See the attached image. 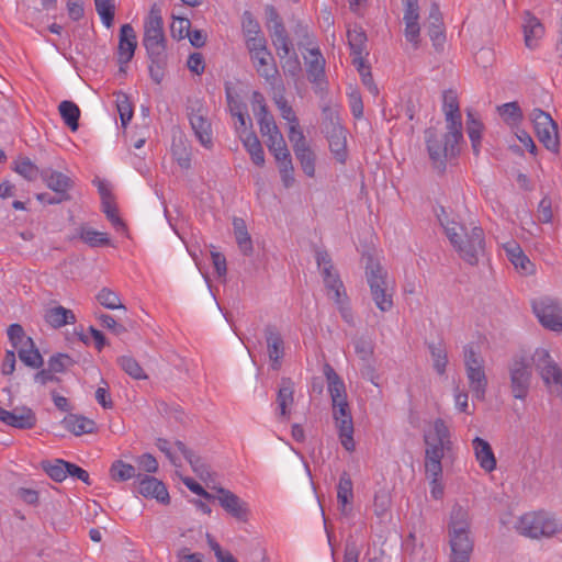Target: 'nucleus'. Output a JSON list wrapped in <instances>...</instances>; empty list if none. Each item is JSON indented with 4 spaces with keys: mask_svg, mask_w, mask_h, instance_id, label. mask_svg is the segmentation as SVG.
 I'll list each match as a JSON object with an SVG mask.
<instances>
[{
    "mask_svg": "<svg viewBox=\"0 0 562 562\" xmlns=\"http://www.w3.org/2000/svg\"><path fill=\"white\" fill-rule=\"evenodd\" d=\"M471 519L468 508L456 504L450 513L448 535L450 544V562H470L474 540L470 531Z\"/></svg>",
    "mask_w": 562,
    "mask_h": 562,
    "instance_id": "f257e3e1",
    "label": "nucleus"
},
{
    "mask_svg": "<svg viewBox=\"0 0 562 562\" xmlns=\"http://www.w3.org/2000/svg\"><path fill=\"white\" fill-rule=\"evenodd\" d=\"M445 232L460 258L470 266H476L485 254L483 229L479 226L469 229L460 223L451 222L445 226Z\"/></svg>",
    "mask_w": 562,
    "mask_h": 562,
    "instance_id": "f03ea898",
    "label": "nucleus"
},
{
    "mask_svg": "<svg viewBox=\"0 0 562 562\" xmlns=\"http://www.w3.org/2000/svg\"><path fill=\"white\" fill-rule=\"evenodd\" d=\"M425 470L436 475L442 467L441 461L446 453L452 449L451 432L441 418L435 419L424 431Z\"/></svg>",
    "mask_w": 562,
    "mask_h": 562,
    "instance_id": "7ed1b4c3",
    "label": "nucleus"
},
{
    "mask_svg": "<svg viewBox=\"0 0 562 562\" xmlns=\"http://www.w3.org/2000/svg\"><path fill=\"white\" fill-rule=\"evenodd\" d=\"M462 138L461 130H447L445 134H439L432 127L425 131L427 151L434 168L440 172L446 170L448 159L458 154L457 146Z\"/></svg>",
    "mask_w": 562,
    "mask_h": 562,
    "instance_id": "20e7f679",
    "label": "nucleus"
},
{
    "mask_svg": "<svg viewBox=\"0 0 562 562\" xmlns=\"http://www.w3.org/2000/svg\"><path fill=\"white\" fill-rule=\"evenodd\" d=\"M364 273L375 306L383 313L391 311L394 305V288L393 283L389 280L387 271L379 260L368 256Z\"/></svg>",
    "mask_w": 562,
    "mask_h": 562,
    "instance_id": "39448f33",
    "label": "nucleus"
},
{
    "mask_svg": "<svg viewBox=\"0 0 562 562\" xmlns=\"http://www.w3.org/2000/svg\"><path fill=\"white\" fill-rule=\"evenodd\" d=\"M517 532L530 539L550 538L562 530V524L554 515L546 512H529L517 520Z\"/></svg>",
    "mask_w": 562,
    "mask_h": 562,
    "instance_id": "423d86ee",
    "label": "nucleus"
},
{
    "mask_svg": "<svg viewBox=\"0 0 562 562\" xmlns=\"http://www.w3.org/2000/svg\"><path fill=\"white\" fill-rule=\"evenodd\" d=\"M463 358L469 387L476 400H484L487 389V378L484 370V359L472 344L463 347Z\"/></svg>",
    "mask_w": 562,
    "mask_h": 562,
    "instance_id": "0eeeda50",
    "label": "nucleus"
},
{
    "mask_svg": "<svg viewBox=\"0 0 562 562\" xmlns=\"http://www.w3.org/2000/svg\"><path fill=\"white\" fill-rule=\"evenodd\" d=\"M143 45L148 56H157L166 53L161 9L157 4L151 5L149 15L144 23Z\"/></svg>",
    "mask_w": 562,
    "mask_h": 562,
    "instance_id": "6e6552de",
    "label": "nucleus"
},
{
    "mask_svg": "<svg viewBox=\"0 0 562 562\" xmlns=\"http://www.w3.org/2000/svg\"><path fill=\"white\" fill-rule=\"evenodd\" d=\"M327 295L331 299L337 306L341 318L349 325L355 324L353 313L350 305V300L347 295L345 285L335 270L329 271L328 268L321 271Z\"/></svg>",
    "mask_w": 562,
    "mask_h": 562,
    "instance_id": "1a4fd4ad",
    "label": "nucleus"
},
{
    "mask_svg": "<svg viewBox=\"0 0 562 562\" xmlns=\"http://www.w3.org/2000/svg\"><path fill=\"white\" fill-rule=\"evenodd\" d=\"M537 371L551 393L562 397V370L549 351L538 348L532 357Z\"/></svg>",
    "mask_w": 562,
    "mask_h": 562,
    "instance_id": "9d476101",
    "label": "nucleus"
},
{
    "mask_svg": "<svg viewBox=\"0 0 562 562\" xmlns=\"http://www.w3.org/2000/svg\"><path fill=\"white\" fill-rule=\"evenodd\" d=\"M532 310L543 327L553 331L562 330V306L553 299L535 300Z\"/></svg>",
    "mask_w": 562,
    "mask_h": 562,
    "instance_id": "9b49d317",
    "label": "nucleus"
},
{
    "mask_svg": "<svg viewBox=\"0 0 562 562\" xmlns=\"http://www.w3.org/2000/svg\"><path fill=\"white\" fill-rule=\"evenodd\" d=\"M510 389L515 398L525 400L529 393L531 369L524 359H516L509 366Z\"/></svg>",
    "mask_w": 562,
    "mask_h": 562,
    "instance_id": "f8f14e48",
    "label": "nucleus"
},
{
    "mask_svg": "<svg viewBox=\"0 0 562 562\" xmlns=\"http://www.w3.org/2000/svg\"><path fill=\"white\" fill-rule=\"evenodd\" d=\"M326 137L335 159L345 164L348 158L346 128L339 122L330 121L329 126H326Z\"/></svg>",
    "mask_w": 562,
    "mask_h": 562,
    "instance_id": "ddd939ff",
    "label": "nucleus"
},
{
    "mask_svg": "<svg viewBox=\"0 0 562 562\" xmlns=\"http://www.w3.org/2000/svg\"><path fill=\"white\" fill-rule=\"evenodd\" d=\"M263 334L271 369L279 370L284 357L283 337L277 326L272 324L266 325Z\"/></svg>",
    "mask_w": 562,
    "mask_h": 562,
    "instance_id": "4468645a",
    "label": "nucleus"
},
{
    "mask_svg": "<svg viewBox=\"0 0 562 562\" xmlns=\"http://www.w3.org/2000/svg\"><path fill=\"white\" fill-rule=\"evenodd\" d=\"M218 495L215 499L218 501L220 505L234 518L246 521L248 517L247 503L239 498L236 494L224 487H215Z\"/></svg>",
    "mask_w": 562,
    "mask_h": 562,
    "instance_id": "2eb2a0df",
    "label": "nucleus"
},
{
    "mask_svg": "<svg viewBox=\"0 0 562 562\" xmlns=\"http://www.w3.org/2000/svg\"><path fill=\"white\" fill-rule=\"evenodd\" d=\"M254 68L269 85L274 86L279 78V69L270 50L257 52L250 56Z\"/></svg>",
    "mask_w": 562,
    "mask_h": 562,
    "instance_id": "dca6fc26",
    "label": "nucleus"
},
{
    "mask_svg": "<svg viewBox=\"0 0 562 562\" xmlns=\"http://www.w3.org/2000/svg\"><path fill=\"white\" fill-rule=\"evenodd\" d=\"M138 493L146 498H155L164 505L170 502L166 485L154 476L138 474Z\"/></svg>",
    "mask_w": 562,
    "mask_h": 562,
    "instance_id": "f3484780",
    "label": "nucleus"
},
{
    "mask_svg": "<svg viewBox=\"0 0 562 562\" xmlns=\"http://www.w3.org/2000/svg\"><path fill=\"white\" fill-rule=\"evenodd\" d=\"M503 249L507 259L512 262L515 269L522 276H531L535 273V265L526 256L520 245L515 240H509L503 244Z\"/></svg>",
    "mask_w": 562,
    "mask_h": 562,
    "instance_id": "a211bd4d",
    "label": "nucleus"
},
{
    "mask_svg": "<svg viewBox=\"0 0 562 562\" xmlns=\"http://www.w3.org/2000/svg\"><path fill=\"white\" fill-rule=\"evenodd\" d=\"M347 38L353 66H362L369 55L366 32L359 26L350 27L347 31Z\"/></svg>",
    "mask_w": 562,
    "mask_h": 562,
    "instance_id": "6ab92c4d",
    "label": "nucleus"
},
{
    "mask_svg": "<svg viewBox=\"0 0 562 562\" xmlns=\"http://www.w3.org/2000/svg\"><path fill=\"white\" fill-rule=\"evenodd\" d=\"M0 422L18 429H32L36 424V417L31 408L22 407L0 412Z\"/></svg>",
    "mask_w": 562,
    "mask_h": 562,
    "instance_id": "aec40b11",
    "label": "nucleus"
},
{
    "mask_svg": "<svg viewBox=\"0 0 562 562\" xmlns=\"http://www.w3.org/2000/svg\"><path fill=\"white\" fill-rule=\"evenodd\" d=\"M137 46L136 34L131 24H123L120 30L117 59L121 65L132 60Z\"/></svg>",
    "mask_w": 562,
    "mask_h": 562,
    "instance_id": "412c9836",
    "label": "nucleus"
},
{
    "mask_svg": "<svg viewBox=\"0 0 562 562\" xmlns=\"http://www.w3.org/2000/svg\"><path fill=\"white\" fill-rule=\"evenodd\" d=\"M41 179L56 194L69 195L68 192L74 187V181L70 177L52 168L42 169Z\"/></svg>",
    "mask_w": 562,
    "mask_h": 562,
    "instance_id": "4be33fe9",
    "label": "nucleus"
},
{
    "mask_svg": "<svg viewBox=\"0 0 562 562\" xmlns=\"http://www.w3.org/2000/svg\"><path fill=\"white\" fill-rule=\"evenodd\" d=\"M442 110L446 115L447 130L462 131V120L459 109V101L457 93L454 91L448 90L443 92Z\"/></svg>",
    "mask_w": 562,
    "mask_h": 562,
    "instance_id": "5701e85b",
    "label": "nucleus"
},
{
    "mask_svg": "<svg viewBox=\"0 0 562 562\" xmlns=\"http://www.w3.org/2000/svg\"><path fill=\"white\" fill-rule=\"evenodd\" d=\"M276 403L279 417L288 419L290 417V408L294 404V383L290 378L281 379Z\"/></svg>",
    "mask_w": 562,
    "mask_h": 562,
    "instance_id": "b1692460",
    "label": "nucleus"
},
{
    "mask_svg": "<svg viewBox=\"0 0 562 562\" xmlns=\"http://www.w3.org/2000/svg\"><path fill=\"white\" fill-rule=\"evenodd\" d=\"M189 119L191 127L199 142L206 148L212 147V127L207 117L199 109L196 112H192Z\"/></svg>",
    "mask_w": 562,
    "mask_h": 562,
    "instance_id": "393cba45",
    "label": "nucleus"
},
{
    "mask_svg": "<svg viewBox=\"0 0 562 562\" xmlns=\"http://www.w3.org/2000/svg\"><path fill=\"white\" fill-rule=\"evenodd\" d=\"M353 484L348 473L344 472L337 485V502L342 516H349L352 512Z\"/></svg>",
    "mask_w": 562,
    "mask_h": 562,
    "instance_id": "a878e982",
    "label": "nucleus"
},
{
    "mask_svg": "<svg viewBox=\"0 0 562 562\" xmlns=\"http://www.w3.org/2000/svg\"><path fill=\"white\" fill-rule=\"evenodd\" d=\"M428 35L436 49H440L446 41L442 16L437 3H432L428 15Z\"/></svg>",
    "mask_w": 562,
    "mask_h": 562,
    "instance_id": "bb28decb",
    "label": "nucleus"
},
{
    "mask_svg": "<svg viewBox=\"0 0 562 562\" xmlns=\"http://www.w3.org/2000/svg\"><path fill=\"white\" fill-rule=\"evenodd\" d=\"M272 44L280 59L285 58L292 52V41L288 35L282 21L269 25Z\"/></svg>",
    "mask_w": 562,
    "mask_h": 562,
    "instance_id": "cd10ccee",
    "label": "nucleus"
},
{
    "mask_svg": "<svg viewBox=\"0 0 562 562\" xmlns=\"http://www.w3.org/2000/svg\"><path fill=\"white\" fill-rule=\"evenodd\" d=\"M272 44L280 59L285 58L292 52V41L288 35L282 21L269 25Z\"/></svg>",
    "mask_w": 562,
    "mask_h": 562,
    "instance_id": "c85d7f7f",
    "label": "nucleus"
},
{
    "mask_svg": "<svg viewBox=\"0 0 562 562\" xmlns=\"http://www.w3.org/2000/svg\"><path fill=\"white\" fill-rule=\"evenodd\" d=\"M472 448L476 461L484 471L492 472L496 469V458L491 445L485 439L475 437L472 440Z\"/></svg>",
    "mask_w": 562,
    "mask_h": 562,
    "instance_id": "c756f323",
    "label": "nucleus"
},
{
    "mask_svg": "<svg viewBox=\"0 0 562 562\" xmlns=\"http://www.w3.org/2000/svg\"><path fill=\"white\" fill-rule=\"evenodd\" d=\"M324 375L327 381V389L331 398V404H338L347 401L346 386L341 378L336 373L334 368L326 363L324 366Z\"/></svg>",
    "mask_w": 562,
    "mask_h": 562,
    "instance_id": "7c9ffc66",
    "label": "nucleus"
},
{
    "mask_svg": "<svg viewBox=\"0 0 562 562\" xmlns=\"http://www.w3.org/2000/svg\"><path fill=\"white\" fill-rule=\"evenodd\" d=\"M65 429L75 436L93 434L97 429L95 422L82 415L69 414L63 419Z\"/></svg>",
    "mask_w": 562,
    "mask_h": 562,
    "instance_id": "2f4dec72",
    "label": "nucleus"
},
{
    "mask_svg": "<svg viewBox=\"0 0 562 562\" xmlns=\"http://www.w3.org/2000/svg\"><path fill=\"white\" fill-rule=\"evenodd\" d=\"M544 34V27L533 15L527 13L524 23L525 44L528 48L535 49Z\"/></svg>",
    "mask_w": 562,
    "mask_h": 562,
    "instance_id": "473e14b6",
    "label": "nucleus"
},
{
    "mask_svg": "<svg viewBox=\"0 0 562 562\" xmlns=\"http://www.w3.org/2000/svg\"><path fill=\"white\" fill-rule=\"evenodd\" d=\"M293 151L295 158L300 162L303 172L307 177L314 178L316 170V154L314 153L310 144L295 145Z\"/></svg>",
    "mask_w": 562,
    "mask_h": 562,
    "instance_id": "72a5a7b5",
    "label": "nucleus"
},
{
    "mask_svg": "<svg viewBox=\"0 0 562 562\" xmlns=\"http://www.w3.org/2000/svg\"><path fill=\"white\" fill-rule=\"evenodd\" d=\"M239 138L246 148L247 153L250 155L251 161L262 167L265 165V151L263 148L257 137V135L252 132H249L245 135L239 134Z\"/></svg>",
    "mask_w": 562,
    "mask_h": 562,
    "instance_id": "f704fd0d",
    "label": "nucleus"
},
{
    "mask_svg": "<svg viewBox=\"0 0 562 562\" xmlns=\"http://www.w3.org/2000/svg\"><path fill=\"white\" fill-rule=\"evenodd\" d=\"M45 321L53 328H60L68 324H75L76 316L71 310L64 306H56L46 311Z\"/></svg>",
    "mask_w": 562,
    "mask_h": 562,
    "instance_id": "c9c22d12",
    "label": "nucleus"
},
{
    "mask_svg": "<svg viewBox=\"0 0 562 562\" xmlns=\"http://www.w3.org/2000/svg\"><path fill=\"white\" fill-rule=\"evenodd\" d=\"M233 226L239 250L243 255L250 256L254 251V247L245 221L243 218L235 217L233 220Z\"/></svg>",
    "mask_w": 562,
    "mask_h": 562,
    "instance_id": "e433bc0d",
    "label": "nucleus"
},
{
    "mask_svg": "<svg viewBox=\"0 0 562 562\" xmlns=\"http://www.w3.org/2000/svg\"><path fill=\"white\" fill-rule=\"evenodd\" d=\"M341 446L349 452L353 451L356 443L353 440V420L352 418L334 419Z\"/></svg>",
    "mask_w": 562,
    "mask_h": 562,
    "instance_id": "4c0bfd02",
    "label": "nucleus"
},
{
    "mask_svg": "<svg viewBox=\"0 0 562 562\" xmlns=\"http://www.w3.org/2000/svg\"><path fill=\"white\" fill-rule=\"evenodd\" d=\"M60 116L64 123L72 131L76 132L79 127L80 109L72 101H61L58 106Z\"/></svg>",
    "mask_w": 562,
    "mask_h": 562,
    "instance_id": "58836bf2",
    "label": "nucleus"
},
{
    "mask_svg": "<svg viewBox=\"0 0 562 562\" xmlns=\"http://www.w3.org/2000/svg\"><path fill=\"white\" fill-rule=\"evenodd\" d=\"M496 110L502 120L509 126H517L524 119L522 111L516 101L501 104Z\"/></svg>",
    "mask_w": 562,
    "mask_h": 562,
    "instance_id": "ea45409f",
    "label": "nucleus"
},
{
    "mask_svg": "<svg viewBox=\"0 0 562 562\" xmlns=\"http://www.w3.org/2000/svg\"><path fill=\"white\" fill-rule=\"evenodd\" d=\"M259 130L262 136L267 139H280L282 133L276 124L273 116L269 113L268 109L262 106L261 116L258 117Z\"/></svg>",
    "mask_w": 562,
    "mask_h": 562,
    "instance_id": "a19ab883",
    "label": "nucleus"
},
{
    "mask_svg": "<svg viewBox=\"0 0 562 562\" xmlns=\"http://www.w3.org/2000/svg\"><path fill=\"white\" fill-rule=\"evenodd\" d=\"M13 165V170L27 181H35L42 177V169L27 157H19Z\"/></svg>",
    "mask_w": 562,
    "mask_h": 562,
    "instance_id": "79ce46f5",
    "label": "nucleus"
},
{
    "mask_svg": "<svg viewBox=\"0 0 562 562\" xmlns=\"http://www.w3.org/2000/svg\"><path fill=\"white\" fill-rule=\"evenodd\" d=\"M79 237L83 243L92 248L111 245V239L108 233L99 232L91 227H81L79 231Z\"/></svg>",
    "mask_w": 562,
    "mask_h": 562,
    "instance_id": "37998d69",
    "label": "nucleus"
},
{
    "mask_svg": "<svg viewBox=\"0 0 562 562\" xmlns=\"http://www.w3.org/2000/svg\"><path fill=\"white\" fill-rule=\"evenodd\" d=\"M467 133L472 144V149L475 155L480 153L481 138L483 124L479 121L471 111L467 113Z\"/></svg>",
    "mask_w": 562,
    "mask_h": 562,
    "instance_id": "c03bdc74",
    "label": "nucleus"
},
{
    "mask_svg": "<svg viewBox=\"0 0 562 562\" xmlns=\"http://www.w3.org/2000/svg\"><path fill=\"white\" fill-rule=\"evenodd\" d=\"M20 360L27 367L32 369H38L43 366L44 360L38 349L35 347L34 341L32 340L31 346L21 347L16 350Z\"/></svg>",
    "mask_w": 562,
    "mask_h": 562,
    "instance_id": "a18cd8bd",
    "label": "nucleus"
},
{
    "mask_svg": "<svg viewBox=\"0 0 562 562\" xmlns=\"http://www.w3.org/2000/svg\"><path fill=\"white\" fill-rule=\"evenodd\" d=\"M391 504V493L386 488H380L375 492L373 498V512L378 518H385L390 512Z\"/></svg>",
    "mask_w": 562,
    "mask_h": 562,
    "instance_id": "49530a36",
    "label": "nucleus"
},
{
    "mask_svg": "<svg viewBox=\"0 0 562 562\" xmlns=\"http://www.w3.org/2000/svg\"><path fill=\"white\" fill-rule=\"evenodd\" d=\"M111 477L116 482H125L133 477H138L134 465L125 463L121 460L113 462L110 469Z\"/></svg>",
    "mask_w": 562,
    "mask_h": 562,
    "instance_id": "de8ad7c7",
    "label": "nucleus"
},
{
    "mask_svg": "<svg viewBox=\"0 0 562 562\" xmlns=\"http://www.w3.org/2000/svg\"><path fill=\"white\" fill-rule=\"evenodd\" d=\"M149 64V76L157 85H159L165 77V70L167 66V55L166 53L159 54L157 56H148Z\"/></svg>",
    "mask_w": 562,
    "mask_h": 562,
    "instance_id": "09e8293b",
    "label": "nucleus"
},
{
    "mask_svg": "<svg viewBox=\"0 0 562 562\" xmlns=\"http://www.w3.org/2000/svg\"><path fill=\"white\" fill-rule=\"evenodd\" d=\"M8 338L12 344L14 350L21 347L31 346L32 338L25 335L23 327L20 324H11L7 330Z\"/></svg>",
    "mask_w": 562,
    "mask_h": 562,
    "instance_id": "8fccbe9b",
    "label": "nucleus"
},
{
    "mask_svg": "<svg viewBox=\"0 0 562 562\" xmlns=\"http://www.w3.org/2000/svg\"><path fill=\"white\" fill-rule=\"evenodd\" d=\"M68 461L56 459L54 463L43 462V469L47 475L56 481L63 482L68 476Z\"/></svg>",
    "mask_w": 562,
    "mask_h": 562,
    "instance_id": "3c124183",
    "label": "nucleus"
},
{
    "mask_svg": "<svg viewBox=\"0 0 562 562\" xmlns=\"http://www.w3.org/2000/svg\"><path fill=\"white\" fill-rule=\"evenodd\" d=\"M97 300L105 308L126 311V307L122 304L119 294L109 288L101 289L97 294Z\"/></svg>",
    "mask_w": 562,
    "mask_h": 562,
    "instance_id": "603ef678",
    "label": "nucleus"
},
{
    "mask_svg": "<svg viewBox=\"0 0 562 562\" xmlns=\"http://www.w3.org/2000/svg\"><path fill=\"white\" fill-rule=\"evenodd\" d=\"M428 349L434 362V369L438 374H443L448 364V355L446 348L441 344H429Z\"/></svg>",
    "mask_w": 562,
    "mask_h": 562,
    "instance_id": "864d4df0",
    "label": "nucleus"
},
{
    "mask_svg": "<svg viewBox=\"0 0 562 562\" xmlns=\"http://www.w3.org/2000/svg\"><path fill=\"white\" fill-rule=\"evenodd\" d=\"M266 143L278 164L292 160L283 136L280 139H267Z\"/></svg>",
    "mask_w": 562,
    "mask_h": 562,
    "instance_id": "5fc2aeb1",
    "label": "nucleus"
},
{
    "mask_svg": "<svg viewBox=\"0 0 562 562\" xmlns=\"http://www.w3.org/2000/svg\"><path fill=\"white\" fill-rule=\"evenodd\" d=\"M117 362L122 370L133 379L142 380L147 378L143 368L134 358L130 356H122L119 358Z\"/></svg>",
    "mask_w": 562,
    "mask_h": 562,
    "instance_id": "6e6d98bb",
    "label": "nucleus"
},
{
    "mask_svg": "<svg viewBox=\"0 0 562 562\" xmlns=\"http://www.w3.org/2000/svg\"><path fill=\"white\" fill-rule=\"evenodd\" d=\"M94 5L102 23L106 27L112 26L115 12L113 0H94Z\"/></svg>",
    "mask_w": 562,
    "mask_h": 562,
    "instance_id": "4d7b16f0",
    "label": "nucleus"
},
{
    "mask_svg": "<svg viewBox=\"0 0 562 562\" xmlns=\"http://www.w3.org/2000/svg\"><path fill=\"white\" fill-rule=\"evenodd\" d=\"M539 142L550 151L558 153L559 150V135H558V125L557 123L553 125V131L551 128L542 130L537 134Z\"/></svg>",
    "mask_w": 562,
    "mask_h": 562,
    "instance_id": "13d9d810",
    "label": "nucleus"
},
{
    "mask_svg": "<svg viewBox=\"0 0 562 562\" xmlns=\"http://www.w3.org/2000/svg\"><path fill=\"white\" fill-rule=\"evenodd\" d=\"M310 54L312 59L308 64V76L313 81H318L319 78L324 75L325 60L317 49H312Z\"/></svg>",
    "mask_w": 562,
    "mask_h": 562,
    "instance_id": "bf43d9fd",
    "label": "nucleus"
},
{
    "mask_svg": "<svg viewBox=\"0 0 562 562\" xmlns=\"http://www.w3.org/2000/svg\"><path fill=\"white\" fill-rule=\"evenodd\" d=\"M102 211L117 232L125 231V224L117 215V210L113 198L102 202Z\"/></svg>",
    "mask_w": 562,
    "mask_h": 562,
    "instance_id": "052dcab7",
    "label": "nucleus"
},
{
    "mask_svg": "<svg viewBox=\"0 0 562 562\" xmlns=\"http://www.w3.org/2000/svg\"><path fill=\"white\" fill-rule=\"evenodd\" d=\"M531 120L533 122L536 134H539V132H542V130L547 128H551L553 131V125L555 124V122L547 112L540 109H535L531 112Z\"/></svg>",
    "mask_w": 562,
    "mask_h": 562,
    "instance_id": "680f3d73",
    "label": "nucleus"
},
{
    "mask_svg": "<svg viewBox=\"0 0 562 562\" xmlns=\"http://www.w3.org/2000/svg\"><path fill=\"white\" fill-rule=\"evenodd\" d=\"M281 67L285 76H290L295 78L301 72V63L297 54L292 48V52L285 57L281 59Z\"/></svg>",
    "mask_w": 562,
    "mask_h": 562,
    "instance_id": "e2e57ef3",
    "label": "nucleus"
},
{
    "mask_svg": "<svg viewBox=\"0 0 562 562\" xmlns=\"http://www.w3.org/2000/svg\"><path fill=\"white\" fill-rule=\"evenodd\" d=\"M116 106L121 123L125 127L133 117V106L126 94L121 93L117 95Z\"/></svg>",
    "mask_w": 562,
    "mask_h": 562,
    "instance_id": "0e129e2a",
    "label": "nucleus"
},
{
    "mask_svg": "<svg viewBox=\"0 0 562 562\" xmlns=\"http://www.w3.org/2000/svg\"><path fill=\"white\" fill-rule=\"evenodd\" d=\"M72 359L66 353H57L49 358L48 368L55 373L64 372L67 368L72 366Z\"/></svg>",
    "mask_w": 562,
    "mask_h": 562,
    "instance_id": "69168bd1",
    "label": "nucleus"
},
{
    "mask_svg": "<svg viewBox=\"0 0 562 562\" xmlns=\"http://www.w3.org/2000/svg\"><path fill=\"white\" fill-rule=\"evenodd\" d=\"M191 22L186 18H176L173 19L170 25V32L173 38L182 40L184 38L190 31Z\"/></svg>",
    "mask_w": 562,
    "mask_h": 562,
    "instance_id": "338daca9",
    "label": "nucleus"
},
{
    "mask_svg": "<svg viewBox=\"0 0 562 562\" xmlns=\"http://www.w3.org/2000/svg\"><path fill=\"white\" fill-rule=\"evenodd\" d=\"M241 27H243L245 37H250L254 35L261 34L259 23L255 20L252 14L248 11H245L243 14Z\"/></svg>",
    "mask_w": 562,
    "mask_h": 562,
    "instance_id": "774afa93",
    "label": "nucleus"
}]
</instances>
